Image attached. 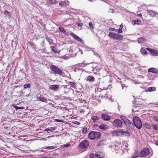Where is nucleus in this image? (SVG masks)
Here are the masks:
<instances>
[{"label":"nucleus","mask_w":158,"mask_h":158,"mask_svg":"<svg viewBox=\"0 0 158 158\" xmlns=\"http://www.w3.org/2000/svg\"><path fill=\"white\" fill-rule=\"evenodd\" d=\"M101 118L104 120L107 121L109 120L110 119V117L108 114H102L101 115Z\"/></svg>","instance_id":"9"},{"label":"nucleus","mask_w":158,"mask_h":158,"mask_svg":"<svg viewBox=\"0 0 158 158\" xmlns=\"http://www.w3.org/2000/svg\"><path fill=\"white\" fill-rule=\"evenodd\" d=\"M118 31V33H121L123 32V31L122 29H119L118 30H117Z\"/></svg>","instance_id":"51"},{"label":"nucleus","mask_w":158,"mask_h":158,"mask_svg":"<svg viewBox=\"0 0 158 158\" xmlns=\"http://www.w3.org/2000/svg\"><path fill=\"white\" fill-rule=\"evenodd\" d=\"M150 154V152L149 149L145 148L140 152L139 154V156L140 157H145Z\"/></svg>","instance_id":"5"},{"label":"nucleus","mask_w":158,"mask_h":158,"mask_svg":"<svg viewBox=\"0 0 158 158\" xmlns=\"http://www.w3.org/2000/svg\"><path fill=\"white\" fill-rule=\"evenodd\" d=\"M143 126L146 129H149L151 128L150 125L148 123H145L144 124Z\"/></svg>","instance_id":"30"},{"label":"nucleus","mask_w":158,"mask_h":158,"mask_svg":"<svg viewBox=\"0 0 158 158\" xmlns=\"http://www.w3.org/2000/svg\"><path fill=\"white\" fill-rule=\"evenodd\" d=\"M146 49L149 51L152 55L156 56L158 55V51L156 50L151 49L149 48H147Z\"/></svg>","instance_id":"8"},{"label":"nucleus","mask_w":158,"mask_h":158,"mask_svg":"<svg viewBox=\"0 0 158 158\" xmlns=\"http://www.w3.org/2000/svg\"><path fill=\"white\" fill-rule=\"evenodd\" d=\"M48 2L51 4H56L58 3V2L55 0H49Z\"/></svg>","instance_id":"34"},{"label":"nucleus","mask_w":158,"mask_h":158,"mask_svg":"<svg viewBox=\"0 0 158 158\" xmlns=\"http://www.w3.org/2000/svg\"><path fill=\"white\" fill-rule=\"evenodd\" d=\"M59 29L61 32L64 33L66 32L65 30L63 27H59Z\"/></svg>","instance_id":"35"},{"label":"nucleus","mask_w":158,"mask_h":158,"mask_svg":"<svg viewBox=\"0 0 158 158\" xmlns=\"http://www.w3.org/2000/svg\"><path fill=\"white\" fill-rule=\"evenodd\" d=\"M147 11L151 17H154L156 16V12L154 10H147Z\"/></svg>","instance_id":"11"},{"label":"nucleus","mask_w":158,"mask_h":158,"mask_svg":"<svg viewBox=\"0 0 158 158\" xmlns=\"http://www.w3.org/2000/svg\"><path fill=\"white\" fill-rule=\"evenodd\" d=\"M140 52L143 55H146L148 54L146 50V49L144 48H141Z\"/></svg>","instance_id":"22"},{"label":"nucleus","mask_w":158,"mask_h":158,"mask_svg":"<svg viewBox=\"0 0 158 158\" xmlns=\"http://www.w3.org/2000/svg\"><path fill=\"white\" fill-rule=\"evenodd\" d=\"M100 119V118L96 116H94L92 117V120L94 122H96Z\"/></svg>","instance_id":"23"},{"label":"nucleus","mask_w":158,"mask_h":158,"mask_svg":"<svg viewBox=\"0 0 158 158\" xmlns=\"http://www.w3.org/2000/svg\"><path fill=\"white\" fill-rule=\"evenodd\" d=\"M37 98L39 99V100L40 101L43 102H47V101L46 99L42 97H39V98Z\"/></svg>","instance_id":"29"},{"label":"nucleus","mask_w":158,"mask_h":158,"mask_svg":"<svg viewBox=\"0 0 158 158\" xmlns=\"http://www.w3.org/2000/svg\"><path fill=\"white\" fill-rule=\"evenodd\" d=\"M89 144V141L87 140H83L80 143L79 147L81 149L84 150H85L86 148H88Z\"/></svg>","instance_id":"6"},{"label":"nucleus","mask_w":158,"mask_h":158,"mask_svg":"<svg viewBox=\"0 0 158 158\" xmlns=\"http://www.w3.org/2000/svg\"><path fill=\"white\" fill-rule=\"evenodd\" d=\"M87 131V129L86 128L84 127L82 130V133L83 134H85L86 133Z\"/></svg>","instance_id":"40"},{"label":"nucleus","mask_w":158,"mask_h":158,"mask_svg":"<svg viewBox=\"0 0 158 158\" xmlns=\"http://www.w3.org/2000/svg\"><path fill=\"white\" fill-rule=\"evenodd\" d=\"M70 145V144L69 143H68L66 144H65L64 145V147H69Z\"/></svg>","instance_id":"46"},{"label":"nucleus","mask_w":158,"mask_h":158,"mask_svg":"<svg viewBox=\"0 0 158 158\" xmlns=\"http://www.w3.org/2000/svg\"><path fill=\"white\" fill-rule=\"evenodd\" d=\"M90 158H98V156L97 155V153L94 154V153H91L90 155Z\"/></svg>","instance_id":"28"},{"label":"nucleus","mask_w":158,"mask_h":158,"mask_svg":"<svg viewBox=\"0 0 158 158\" xmlns=\"http://www.w3.org/2000/svg\"><path fill=\"white\" fill-rule=\"evenodd\" d=\"M156 89L155 87H149L148 89V91L149 92L154 91L156 90Z\"/></svg>","instance_id":"26"},{"label":"nucleus","mask_w":158,"mask_h":158,"mask_svg":"<svg viewBox=\"0 0 158 158\" xmlns=\"http://www.w3.org/2000/svg\"><path fill=\"white\" fill-rule=\"evenodd\" d=\"M59 85H53L50 86V88L52 90H56L59 89Z\"/></svg>","instance_id":"16"},{"label":"nucleus","mask_w":158,"mask_h":158,"mask_svg":"<svg viewBox=\"0 0 158 158\" xmlns=\"http://www.w3.org/2000/svg\"><path fill=\"white\" fill-rule=\"evenodd\" d=\"M156 145H158V141L156 142Z\"/></svg>","instance_id":"63"},{"label":"nucleus","mask_w":158,"mask_h":158,"mask_svg":"<svg viewBox=\"0 0 158 158\" xmlns=\"http://www.w3.org/2000/svg\"><path fill=\"white\" fill-rule=\"evenodd\" d=\"M123 27V26L122 24H121L120 25L119 28L120 29H122V28Z\"/></svg>","instance_id":"54"},{"label":"nucleus","mask_w":158,"mask_h":158,"mask_svg":"<svg viewBox=\"0 0 158 158\" xmlns=\"http://www.w3.org/2000/svg\"><path fill=\"white\" fill-rule=\"evenodd\" d=\"M50 69L53 72L54 74H58L60 75L62 74V72L61 70L57 66L55 65H52L50 66Z\"/></svg>","instance_id":"4"},{"label":"nucleus","mask_w":158,"mask_h":158,"mask_svg":"<svg viewBox=\"0 0 158 158\" xmlns=\"http://www.w3.org/2000/svg\"><path fill=\"white\" fill-rule=\"evenodd\" d=\"M29 44L31 45H32V44L31 43V42H29Z\"/></svg>","instance_id":"62"},{"label":"nucleus","mask_w":158,"mask_h":158,"mask_svg":"<svg viewBox=\"0 0 158 158\" xmlns=\"http://www.w3.org/2000/svg\"><path fill=\"white\" fill-rule=\"evenodd\" d=\"M47 40L49 44L51 45H53L54 44V43L52 41V40L50 39L48 37L47 39Z\"/></svg>","instance_id":"31"},{"label":"nucleus","mask_w":158,"mask_h":158,"mask_svg":"<svg viewBox=\"0 0 158 158\" xmlns=\"http://www.w3.org/2000/svg\"><path fill=\"white\" fill-rule=\"evenodd\" d=\"M141 22V21L140 20H133L132 21V23L133 25H135V24L139 25Z\"/></svg>","instance_id":"20"},{"label":"nucleus","mask_w":158,"mask_h":158,"mask_svg":"<svg viewBox=\"0 0 158 158\" xmlns=\"http://www.w3.org/2000/svg\"><path fill=\"white\" fill-rule=\"evenodd\" d=\"M44 158H53L52 157H44Z\"/></svg>","instance_id":"59"},{"label":"nucleus","mask_w":158,"mask_h":158,"mask_svg":"<svg viewBox=\"0 0 158 158\" xmlns=\"http://www.w3.org/2000/svg\"><path fill=\"white\" fill-rule=\"evenodd\" d=\"M70 35L73 36L75 39L77 40V41H79L80 42H82V40L78 36L76 35L73 32H71L70 33Z\"/></svg>","instance_id":"13"},{"label":"nucleus","mask_w":158,"mask_h":158,"mask_svg":"<svg viewBox=\"0 0 158 158\" xmlns=\"http://www.w3.org/2000/svg\"><path fill=\"white\" fill-rule=\"evenodd\" d=\"M24 88L25 89H27V88H29L30 87V84H25L24 85Z\"/></svg>","instance_id":"41"},{"label":"nucleus","mask_w":158,"mask_h":158,"mask_svg":"<svg viewBox=\"0 0 158 158\" xmlns=\"http://www.w3.org/2000/svg\"><path fill=\"white\" fill-rule=\"evenodd\" d=\"M111 30L112 31H117V30H116L114 28H111Z\"/></svg>","instance_id":"52"},{"label":"nucleus","mask_w":158,"mask_h":158,"mask_svg":"<svg viewBox=\"0 0 158 158\" xmlns=\"http://www.w3.org/2000/svg\"><path fill=\"white\" fill-rule=\"evenodd\" d=\"M101 133L99 132L91 131L89 135V138L92 140H94L95 139H98L100 138Z\"/></svg>","instance_id":"1"},{"label":"nucleus","mask_w":158,"mask_h":158,"mask_svg":"<svg viewBox=\"0 0 158 158\" xmlns=\"http://www.w3.org/2000/svg\"><path fill=\"white\" fill-rule=\"evenodd\" d=\"M87 80L90 82H94L95 81V78L94 77L89 76L87 77Z\"/></svg>","instance_id":"17"},{"label":"nucleus","mask_w":158,"mask_h":158,"mask_svg":"<svg viewBox=\"0 0 158 158\" xmlns=\"http://www.w3.org/2000/svg\"><path fill=\"white\" fill-rule=\"evenodd\" d=\"M4 14L5 15H7V16H9L10 15V13H9V12L7 10H5L4 11Z\"/></svg>","instance_id":"42"},{"label":"nucleus","mask_w":158,"mask_h":158,"mask_svg":"<svg viewBox=\"0 0 158 158\" xmlns=\"http://www.w3.org/2000/svg\"><path fill=\"white\" fill-rule=\"evenodd\" d=\"M104 140H100L97 143V146L99 147H101L102 146L104 145L105 143H104Z\"/></svg>","instance_id":"24"},{"label":"nucleus","mask_w":158,"mask_h":158,"mask_svg":"<svg viewBox=\"0 0 158 158\" xmlns=\"http://www.w3.org/2000/svg\"><path fill=\"white\" fill-rule=\"evenodd\" d=\"M116 33H113L112 32H110L108 34L109 36L111 38L114 39L115 37V34Z\"/></svg>","instance_id":"27"},{"label":"nucleus","mask_w":158,"mask_h":158,"mask_svg":"<svg viewBox=\"0 0 158 158\" xmlns=\"http://www.w3.org/2000/svg\"><path fill=\"white\" fill-rule=\"evenodd\" d=\"M55 120L57 122H63V121L60 119H55Z\"/></svg>","instance_id":"49"},{"label":"nucleus","mask_w":158,"mask_h":158,"mask_svg":"<svg viewBox=\"0 0 158 158\" xmlns=\"http://www.w3.org/2000/svg\"><path fill=\"white\" fill-rule=\"evenodd\" d=\"M122 131V133L124 134H125V135H126L127 136H129L130 135V133L129 132H128V131Z\"/></svg>","instance_id":"36"},{"label":"nucleus","mask_w":158,"mask_h":158,"mask_svg":"<svg viewBox=\"0 0 158 158\" xmlns=\"http://www.w3.org/2000/svg\"><path fill=\"white\" fill-rule=\"evenodd\" d=\"M75 123L76 124H80V123L78 121L75 122Z\"/></svg>","instance_id":"55"},{"label":"nucleus","mask_w":158,"mask_h":158,"mask_svg":"<svg viewBox=\"0 0 158 158\" xmlns=\"http://www.w3.org/2000/svg\"><path fill=\"white\" fill-rule=\"evenodd\" d=\"M14 107L17 110L19 109H23V108L22 107H18L16 106H14Z\"/></svg>","instance_id":"45"},{"label":"nucleus","mask_w":158,"mask_h":158,"mask_svg":"<svg viewBox=\"0 0 158 158\" xmlns=\"http://www.w3.org/2000/svg\"><path fill=\"white\" fill-rule=\"evenodd\" d=\"M89 26L90 28H93L94 27L93 24L91 22H90L89 23Z\"/></svg>","instance_id":"44"},{"label":"nucleus","mask_w":158,"mask_h":158,"mask_svg":"<svg viewBox=\"0 0 158 158\" xmlns=\"http://www.w3.org/2000/svg\"><path fill=\"white\" fill-rule=\"evenodd\" d=\"M83 23H78L77 24L78 27H81L83 26Z\"/></svg>","instance_id":"47"},{"label":"nucleus","mask_w":158,"mask_h":158,"mask_svg":"<svg viewBox=\"0 0 158 158\" xmlns=\"http://www.w3.org/2000/svg\"><path fill=\"white\" fill-rule=\"evenodd\" d=\"M133 122L136 127L138 129H140L143 125L142 123L140 118L137 116H135L133 118Z\"/></svg>","instance_id":"2"},{"label":"nucleus","mask_w":158,"mask_h":158,"mask_svg":"<svg viewBox=\"0 0 158 158\" xmlns=\"http://www.w3.org/2000/svg\"><path fill=\"white\" fill-rule=\"evenodd\" d=\"M68 84L73 88L76 87V83L75 82L69 81Z\"/></svg>","instance_id":"32"},{"label":"nucleus","mask_w":158,"mask_h":158,"mask_svg":"<svg viewBox=\"0 0 158 158\" xmlns=\"http://www.w3.org/2000/svg\"><path fill=\"white\" fill-rule=\"evenodd\" d=\"M148 72H152L156 74H158V70L156 68H152L149 69L148 70Z\"/></svg>","instance_id":"15"},{"label":"nucleus","mask_w":158,"mask_h":158,"mask_svg":"<svg viewBox=\"0 0 158 158\" xmlns=\"http://www.w3.org/2000/svg\"><path fill=\"white\" fill-rule=\"evenodd\" d=\"M67 89H68V91H69V89H67V88H65V90H64V93L65 94H67L68 92L67 91Z\"/></svg>","instance_id":"48"},{"label":"nucleus","mask_w":158,"mask_h":158,"mask_svg":"<svg viewBox=\"0 0 158 158\" xmlns=\"http://www.w3.org/2000/svg\"><path fill=\"white\" fill-rule=\"evenodd\" d=\"M44 41H43L42 42V43H43L42 45H43V47H44Z\"/></svg>","instance_id":"57"},{"label":"nucleus","mask_w":158,"mask_h":158,"mask_svg":"<svg viewBox=\"0 0 158 158\" xmlns=\"http://www.w3.org/2000/svg\"><path fill=\"white\" fill-rule=\"evenodd\" d=\"M122 89H123V88L124 87H125V85H122Z\"/></svg>","instance_id":"58"},{"label":"nucleus","mask_w":158,"mask_h":158,"mask_svg":"<svg viewBox=\"0 0 158 158\" xmlns=\"http://www.w3.org/2000/svg\"><path fill=\"white\" fill-rule=\"evenodd\" d=\"M139 153L138 150H136L135 151L134 153L133 154L132 156V158H137L138 156H139Z\"/></svg>","instance_id":"19"},{"label":"nucleus","mask_w":158,"mask_h":158,"mask_svg":"<svg viewBox=\"0 0 158 158\" xmlns=\"http://www.w3.org/2000/svg\"><path fill=\"white\" fill-rule=\"evenodd\" d=\"M99 128L101 129L106 130L108 128L106 125L105 124H102L99 126Z\"/></svg>","instance_id":"21"},{"label":"nucleus","mask_w":158,"mask_h":158,"mask_svg":"<svg viewBox=\"0 0 158 158\" xmlns=\"http://www.w3.org/2000/svg\"><path fill=\"white\" fill-rule=\"evenodd\" d=\"M84 64V63H81L78 64L79 65H80V66L82 67H84L86 66V65L88 64Z\"/></svg>","instance_id":"39"},{"label":"nucleus","mask_w":158,"mask_h":158,"mask_svg":"<svg viewBox=\"0 0 158 158\" xmlns=\"http://www.w3.org/2000/svg\"><path fill=\"white\" fill-rule=\"evenodd\" d=\"M138 15L140 17H141L142 16V15L141 14H138Z\"/></svg>","instance_id":"60"},{"label":"nucleus","mask_w":158,"mask_h":158,"mask_svg":"<svg viewBox=\"0 0 158 158\" xmlns=\"http://www.w3.org/2000/svg\"><path fill=\"white\" fill-rule=\"evenodd\" d=\"M94 70L96 71H99V69L98 67L96 66V68H94Z\"/></svg>","instance_id":"53"},{"label":"nucleus","mask_w":158,"mask_h":158,"mask_svg":"<svg viewBox=\"0 0 158 158\" xmlns=\"http://www.w3.org/2000/svg\"><path fill=\"white\" fill-rule=\"evenodd\" d=\"M45 50H46V49L45 48L42 50V51H43V50L45 51Z\"/></svg>","instance_id":"64"},{"label":"nucleus","mask_w":158,"mask_h":158,"mask_svg":"<svg viewBox=\"0 0 158 158\" xmlns=\"http://www.w3.org/2000/svg\"><path fill=\"white\" fill-rule=\"evenodd\" d=\"M123 123L119 119H115L112 122L113 125L115 127L121 128L122 126Z\"/></svg>","instance_id":"7"},{"label":"nucleus","mask_w":158,"mask_h":158,"mask_svg":"<svg viewBox=\"0 0 158 158\" xmlns=\"http://www.w3.org/2000/svg\"><path fill=\"white\" fill-rule=\"evenodd\" d=\"M97 156H98V158H102L104 156V155H101L98 153H97Z\"/></svg>","instance_id":"43"},{"label":"nucleus","mask_w":158,"mask_h":158,"mask_svg":"<svg viewBox=\"0 0 158 158\" xmlns=\"http://www.w3.org/2000/svg\"><path fill=\"white\" fill-rule=\"evenodd\" d=\"M55 130V128L53 127H51V128H46L44 129V131H54Z\"/></svg>","instance_id":"33"},{"label":"nucleus","mask_w":158,"mask_h":158,"mask_svg":"<svg viewBox=\"0 0 158 158\" xmlns=\"http://www.w3.org/2000/svg\"><path fill=\"white\" fill-rule=\"evenodd\" d=\"M146 39L143 37H140L138 38L137 39V42L139 43H143Z\"/></svg>","instance_id":"18"},{"label":"nucleus","mask_w":158,"mask_h":158,"mask_svg":"<svg viewBox=\"0 0 158 158\" xmlns=\"http://www.w3.org/2000/svg\"><path fill=\"white\" fill-rule=\"evenodd\" d=\"M102 1L104 2H106V3H108L107 2H108V0H103Z\"/></svg>","instance_id":"56"},{"label":"nucleus","mask_w":158,"mask_h":158,"mask_svg":"<svg viewBox=\"0 0 158 158\" xmlns=\"http://www.w3.org/2000/svg\"><path fill=\"white\" fill-rule=\"evenodd\" d=\"M55 148V147L53 146H47L45 147V149H53Z\"/></svg>","instance_id":"37"},{"label":"nucleus","mask_w":158,"mask_h":158,"mask_svg":"<svg viewBox=\"0 0 158 158\" xmlns=\"http://www.w3.org/2000/svg\"><path fill=\"white\" fill-rule=\"evenodd\" d=\"M156 77V75H154V76H153V77H152V76H151V77H149V78H150V79L151 80H153L154 77Z\"/></svg>","instance_id":"50"},{"label":"nucleus","mask_w":158,"mask_h":158,"mask_svg":"<svg viewBox=\"0 0 158 158\" xmlns=\"http://www.w3.org/2000/svg\"><path fill=\"white\" fill-rule=\"evenodd\" d=\"M22 74L23 75H25V76H26V74H25V73L24 72H23L22 73Z\"/></svg>","instance_id":"61"},{"label":"nucleus","mask_w":158,"mask_h":158,"mask_svg":"<svg viewBox=\"0 0 158 158\" xmlns=\"http://www.w3.org/2000/svg\"><path fill=\"white\" fill-rule=\"evenodd\" d=\"M94 68H96V64H91L87 67V69L90 72H91L92 71L94 72Z\"/></svg>","instance_id":"10"},{"label":"nucleus","mask_w":158,"mask_h":158,"mask_svg":"<svg viewBox=\"0 0 158 158\" xmlns=\"http://www.w3.org/2000/svg\"><path fill=\"white\" fill-rule=\"evenodd\" d=\"M51 48L52 51V52H54L55 53H58V52L56 49V47L51 46Z\"/></svg>","instance_id":"25"},{"label":"nucleus","mask_w":158,"mask_h":158,"mask_svg":"<svg viewBox=\"0 0 158 158\" xmlns=\"http://www.w3.org/2000/svg\"><path fill=\"white\" fill-rule=\"evenodd\" d=\"M120 118L124 122L127 128L130 129L132 128V123L130 120L127 118V117L123 115H121Z\"/></svg>","instance_id":"3"},{"label":"nucleus","mask_w":158,"mask_h":158,"mask_svg":"<svg viewBox=\"0 0 158 158\" xmlns=\"http://www.w3.org/2000/svg\"><path fill=\"white\" fill-rule=\"evenodd\" d=\"M115 37L114 39L118 40H122L123 39V37L121 35L117 34L116 33L115 34Z\"/></svg>","instance_id":"12"},{"label":"nucleus","mask_w":158,"mask_h":158,"mask_svg":"<svg viewBox=\"0 0 158 158\" xmlns=\"http://www.w3.org/2000/svg\"><path fill=\"white\" fill-rule=\"evenodd\" d=\"M153 129L155 130H158V124H154L152 125Z\"/></svg>","instance_id":"38"},{"label":"nucleus","mask_w":158,"mask_h":158,"mask_svg":"<svg viewBox=\"0 0 158 158\" xmlns=\"http://www.w3.org/2000/svg\"><path fill=\"white\" fill-rule=\"evenodd\" d=\"M69 2L67 0H65L60 2L59 4L61 6H66L68 5Z\"/></svg>","instance_id":"14"}]
</instances>
